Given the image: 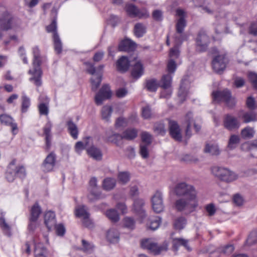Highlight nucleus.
Segmentation results:
<instances>
[{
    "mask_svg": "<svg viewBox=\"0 0 257 257\" xmlns=\"http://www.w3.org/2000/svg\"><path fill=\"white\" fill-rule=\"evenodd\" d=\"M181 245L184 246L188 250H191V248L188 245V240L181 238H176L173 239V247L176 251H177L179 247Z\"/></svg>",
    "mask_w": 257,
    "mask_h": 257,
    "instance_id": "nucleus-33",
    "label": "nucleus"
},
{
    "mask_svg": "<svg viewBox=\"0 0 257 257\" xmlns=\"http://www.w3.org/2000/svg\"><path fill=\"white\" fill-rule=\"evenodd\" d=\"M144 74V67L142 64L137 62L133 67L131 71V76L135 79L140 78Z\"/></svg>",
    "mask_w": 257,
    "mask_h": 257,
    "instance_id": "nucleus-27",
    "label": "nucleus"
},
{
    "mask_svg": "<svg viewBox=\"0 0 257 257\" xmlns=\"http://www.w3.org/2000/svg\"><path fill=\"white\" fill-rule=\"evenodd\" d=\"M112 93L108 84H103L95 96V102L97 105H101L103 101L111 97Z\"/></svg>",
    "mask_w": 257,
    "mask_h": 257,
    "instance_id": "nucleus-12",
    "label": "nucleus"
},
{
    "mask_svg": "<svg viewBox=\"0 0 257 257\" xmlns=\"http://www.w3.org/2000/svg\"><path fill=\"white\" fill-rule=\"evenodd\" d=\"M116 185V180L112 178H106L103 181L102 187L105 190L109 191L112 189Z\"/></svg>",
    "mask_w": 257,
    "mask_h": 257,
    "instance_id": "nucleus-42",
    "label": "nucleus"
},
{
    "mask_svg": "<svg viewBox=\"0 0 257 257\" xmlns=\"http://www.w3.org/2000/svg\"><path fill=\"white\" fill-rule=\"evenodd\" d=\"M103 139L106 143L114 144L117 147L121 145V141L122 140L121 135L112 130H108L105 132Z\"/></svg>",
    "mask_w": 257,
    "mask_h": 257,
    "instance_id": "nucleus-13",
    "label": "nucleus"
},
{
    "mask_svg": "<svg viewBox=\"0 0 257 257\" xmlns=\"http://www.w3.org/2000/svg\"><path fill=\"white\" fill-rule=\"evenodd\" d=\"M176 15L180 17L176 25V32L178 33H182L187 25L185 12L182 9H178L176 10Z\"/></svg>",
    "mask_w": 257,
    "mask_h": 257,
    "instance_id": "nucleus-16",
    "label": "nucleus"
},
{
    "mask_svg": "<svg viewBox=\"0 0 257 257\" xmlns=\"http://www.w3.org/2000/svg\"><path fill=\"white\" fill-rule=\"evenodd\" d=\"M147 33V27L143 23H137L135 25L134 33L138 38L143 37Z\"/></svg>",
    "mask_w": 257,
    "mask_h": 257,
    "instance_id": "nucleus-31",
    "label": "nucleus"
},
{
    "mask_svg": "<svg viewBox=\"0 0 257 257\" xmlns=\"http://www.w3.org/2000/svg\"><path fill=\"white\" fill-rule=\"evenodd\" d=\"M188 93V89L185 86L184 81L182 80L178 91V97L180 99L181 103H183L186 99Z\"/></svg>",
    "mask_w": 257,
    "mask_h": 257,
    "instance_id": "nucleus-44",
    "label": "nucleus"
},
{
    "mask_svg": "<svg viewBox=\"0 0 257 257\" xmlns=\"http://www.w3.org/2000/svg\"><path fill=\"white\" fill-rule=\"evenodd\" d=\"M42 213V208L38 202H35L30 209L29 220L31 223H36Z\"/></svg>",
    "mask_w": 257,
    "mask_h": 257,
    "instance_id": "nucleus-21",
    "label": "nucleus"
},
{
    "mask_svg": "<svg viewBox=\"0 0 257 257\" xmlns=\"http://www.w3.org/2000/svg\"><path fill=\"white\" fill-rule=\"evenodd\" d=\"M35 257H46L47 249L41 242L35 243L34 249Z\"/></svg>",
    "mask_w": 257,
    "mask_h": 257,
    "instance_id": "nucleus-34",
    "label": "nucleus"
},
{
    "mask_svg": "<svg viewBox=\"0 0 257 257\" xmlns=\"http://www.w3.org/2000/svg\"><path fill=\"white\" fill-rule=\"evenodd\" d=\"M152 205L154 211L156 213H160L163 211L164 205L163 200L162 193L157 191L152 197Z\"/></svg>",
    "mask_w": 257,
    "mask_h": 257,
    "instance_id": "nucleus-14",
    "label": "nucleus"
},
{
    "mask_svg": "<svg viewBox=\"0 0 257 257\" xmlns=\"http://www.w3.org/2000/svg\"><path fill=\"white\" fill-rule=\"evenodd\" d=\"M172 81V76L170 74L164 75L160 81V87L164 89L169 88L171 85Z\"/></svg>",
    "mask_w": 257,
    "mask_h": 257,
    "instance_id": "nucleus-38",
    "label": "nucleus"
},
{
    "mask_svg": "<svg viewBox=\"0 0 257 257\" xmlns=\"http://www.w3.org/2000/svg\"><path fill=\"white\" fill-rule=\"evenodd\" d=\"M136 47V44L132 40L125 38L121 41L118 46L119 51H133Z\"/></svg>",
    "mask_w": 257,
    "mask_h": 257,
    "instance_id": "nucleus-23",
    "label": "nucleus"
},
{
    "mask_svg": "<svg viewBox=\"0 0 257 257\" xmlns=\"http://www.w3.org/2000/svg\"><path fill=\"white\" fill-rule=\"evenodd\" d=\"M56 155L54 152L50 153L44 160L41 168L43 172H49L53 170L55 165Z\"/></svg>",
    "mask_w": 257,
    "mask_h": 257,
    "instance_id": "nucleus-15",
    "label": "nucleus"
},
{
    "mask_svg": "<svg viewBox=\"0 0 257 257\" xmlns=\"http://www.w3.org/2000/svg\"><path fill=\"white\" fill-rule=\"evenodd\" d=\"M125 10L127 14L132 17L140 16V10L134 4H127L125 6Z\"/></svg>",
    "mask_w": 257,
    "mask_h": 257,
    "instance_id": "nucleus-37",
    "label": "nucleus"
},
{
    "mask_svg": "<svg viewBox=\"0 0 257 257\" xmlns=\"http://www.w3.org/2000/svg\"><path fill=\"white\" fill-rule=\"evenodd\" d=\"M169 133L170 136L175 140L181 142L182 141V135L179 125L176 121L170 120L169 123Z\"/></svg>",
    "mask_w": 257,
    "mask_h": 257,
    "instance_id": "nucleus-17",
    "label": "nucleus"
},
{
    "mask_svg": "<svg viewBox=\"0 0 257 257\" xmlns=\"http://www.w3.org/2000/svg\"><path fill=\"white\" fill-rule=\"evenodd\" d=\"M255 131L253 127L247 126L243 128L240 135L241 137L244 139H250L254 137Z\"/></svg>",
    "mask_w": 257,
    "mask_h": 257,
    "instance_id": "nucleus-40",
    "label": "nucleus"
},
{
    "mask_svg": "<svg viewBox=\"0 0 257 257\" xmlns=\"http://www.w3.org/2000/svg\"><path fill=\"white\" fill-rule=\"evenodd\" d=\"M257 242V231L253 230L249 234L246 241V243L248 245H253Z\"/></svg>",
    "mask_w": 257,
    "mask_h": 257,
    "instance_id": "nucleus-51",
    "label": "nucleus"
},
{
    "mask_svg": "<svg viewBox=\"0 0 257 257\" xmlns=\"http://www.w3.org/2000/svg\"><path fill=\"white\" fill-rule=\"evenodd\" d=\"M186 35L183 32L182 33H178L177 32L174 35V39L176 45H180L182 42L186 39Z\"/></svg>",
    "mask_w": 257,
    "mask_h": 257,
    "instance_id": "nucleus-59",
    "label": "nucleus"
},
{
    "mask_svg": "<svg viewBox=\"0 0 257 257\" xmlns=\"http://www.w3.org/2000/svg\"><path fill=\"white\" fill-rule=\"evenodd\" d=\"M19 19L8 12L4 8H0V29L8 31L20 24Z\"/></svg>",
    "mask_w": 257,
    "mask_h": 257,
    "instance_id": "nucleus-4",
    "label": "nucleus"
},
{
    "mask_svg": "<svg viewBox=\"0 0 257 257\" xmlns=\"http://www.w3.org/2000/svg\"><path fill=\"white\" fill-rule=\"evenodd\" d=\"M75 213L77 217H81L84 220L88 219L90 215L86 206L83 205L77 206L75 209Z\"/></svg>",
    "mask_w": 257,
    "mask_h": 257,
    "instance_id": "nucleus-29",
    "label": "nucleus"
},
{
    "mask_svg": "<svg viewBox=\"0 0 257 257\" xmlns=\"http://www.w3.org/2000/svg\"><path fill=\"white\" fill-rule=\"evenodd\" d=\"M204 151L211 155L217 156L220 154L218 146L216 144H207L204 148Z\"/></svg>",
    "mask_w": 257,
    "mask_h": 257,
    "instance_id": "nucleus-36",
    "label": "nucleus"
},
{
    "mask_svg": "<svg viewBox=\"0 0 257 257\" xmlns=\"http://www.w3.org/2000/svg\"><path fill=\"white\" fill-rule=\"evenodd\" d=\"M97 179L94 177H92L89 181V185L91 188L90 190V194L88 196V198L92 201L95 200H97L100 197V192L97 190Z\"/></svg>",
    "mask_w": 257,
    "mask_h": 257,
    "instance_id": "nucleus-22",
    "label": "nucleus"
},
{
    "mask_svg": "<svg viewBox=\"0 0 257 257\" xmlns=\"http://www.w3.org/2000/svg\"><path fill=\"white\" fill-rule=\"evenodd\" d=\"M106 215L108 218L113 223L118 222L119 219V215L115 209H109L106 211Z\"/></svg>",
    "mask_w": 257,
    "mask_h": 257,
    "instance_id": "nucleus-39",
    "label": "nucleus"
},
{
    "mask_svg": "<svg viewBox=\"0 0 257 257\" xmlns=\"http://www.w3.org/2000/svg\"><path fill=\"white\" fill-rule=\"evenodd\" d=\"M130 173L128 172H119L118 174V179L122 184H126L130 180Z\"/></svg>",
    "mask_w": 257,
    "mask_h": 257,
    "instance_id": "nucleus-57",
    "label": "nucleus"
},
{
    "mask_svg": "<svg viewBox=\"0 0 257 257\" xmlns=\"http://www.w3.org/2000/svg\"><path fill=\"white\" fill-rule=\"evenodd\" d=\"M159 86L160 85L156 79H149L146 81V87L149 91H156Z\"/></svg>",
    "mask_w": 257,
    "mask_h": 257,
    "instance_id": "nucleus-46",
    "label": "nucleus"
},
{
    "mask_svg": "<svg viewBox=\"0 0 257 257\" xmlns=\"http://www.w3.org/2000/svg\"><path fill=\"white\" fill-rule=\"evenodd\" d=\"M84 64L86 66V70L88 73L91 75H94L95 73L96 69L93 63L89 62H85Z\"/></svg>",
    "mask_w": 257,
    "mask_h": 257,
    "instance_id": "nucleus-62",
    "label": "nucleus"
},
{
    "mask_svg": "<svg viewBox=\"0 0 257 257\" xmlns=\"http://www.w3.org/2000/svg\"><path fill=\"white\" fill-rule=\"evenodd\" d=\"M177 68V65L175 61L171 59L167 63V70L169 73H174Z\"/></svg>",
    "mask_w": 257,
    "mask_h": 257,
    "instance_id": "nucleus-60",
    "label": "nucleus"
},
{
    "mask_svg": "<svg viewBox=\"0 0 257 257\" xmlns=\"http://www.w3.org/2000/svg\"><path fill=\"white\" fill-rule=\"evenodd\" d=\"M174 192L178 197L197 198V192L195 187L185 182L176 184L174 188Z\"/></svg>",
    "mask_w": 257,
    "mask_h": 257,
    "instance_id": "nucleus-5",
    "label": "nucleus"
},
{
    "mask_svg": "<svg viewBox=\"0 0 257 257\" xmlns=\"http://www.w3.org/2000/svg\"><path fill=\"white\" fill-rule=\"evenodd\" d=\"M14 121H15V120L13 118L8 114H2L0 115V122L3 124L10 126Z\"/></svg>",
    "mask_w": 257,
    "mask_h": 257,
    "instance_id": "nucleus-50",
    "label": "nucleus"
},
{
    "mask_svg": "<svg viewBox=\"0 0 257 257\" xmlns=\"http://www.w3.org/2000/svg\"><path fill=\"white\" fill-rule=\"evenodd\" d=\"M14 169L16 176L21 179L25 178L26 176V171L24 166L19 165Z\"/></svg>",
    "mask_w": 257,
    "mask_h": 257,
    "instance_id": "nucleus-53",
    "label": "nucleus"
},
{
    "mask_svg": "<svg viewBox=\"0 0 257 257\" xmlns=\"http://www.w3.org/2000/svg\"><path fill=\"white\" fill-rule=\"evenodd\" d=\"M228 61V59L225 55H218L214 57L212 60V68L215 72L220 74L225 69Z\"/></svg>",
    "mask_w": 257,
    "mask_h": 257,
    "instance_id": "nucleus-10",
    "label": "nucleus"
},
{
    "mask_svg": "<svg viewBox=\"0 0 257 257\" xmlns=\"http://www.w3.org/2000/svg\"><path fill=\"white\" fill-rule=\"evenodd\" d=\"M53 41L54 49L57 54H60L62 52V44L57 32L53 35Z\"/></svg>",
    "mask_w": 257,
    "mask_h": 257,
    "instance_id": "nucleus-45",
    "label": "nucleus"
},
{
    "mask_svg": "<svg viewBox=\"0 0 257 257\" xmlns=\"http://www.w3.org/2000/svg\"><path fill=\"white\" fill-rule=\"evenodd\" d=\"M179 197L174 203V207L178 211L184 212L185 214H188L195 211L198 205L197 198Z\"/></svg>",
    "mask_w": 257,
    "mask_h": 257,
    "instance_id": "nucleus-3",
    "label": "nucleus"
},
{
    "mask_svg": "<svg viewBox=\"0 0 257 257\" xmlns=\"http://www.w3.org/2000/svg\"><path fill=\"white\" fill-rule=\"evenodd\" d=\"M90 138H91L90 137H86L85 138L84 144L81 141H79V142H77L76 143L75 146L76 152H77V153H79L80 152H81L82 150H83L84 149H85L88 144V141Z\"/></svg>",
    "mask_w": 257,
    "mask_h": 257,
    "instance_id": "nucleus-52",
    "label": "nucleus"
},
{
    "mask_svg": "<svg viewBox=\"0 0 257 257\" xmlns=\"http://www.w3.org/2000/svg\"><path fill=\"white\" fill-rule=\"evenodd\" d=\"M39 113L41 115H47L49 113V109L47 105L45 103H40L39 106Z\"/></svg>",
    "mask_w": 257,
    "mask_h": 257,
    "instance_id": "nucleus-63",
    "label": "nucleus"
},
{
    "mask_svg": "<svg viewBox=\"0 0 257 257\" xmlns=\"http://www.w3.org/2000/svg\"><path fill=\"white\" fill-rule=\"evenodd\" d=\"M223 123L224 127L230 131L238 128L240 126V122L237 119L229 114L225 115Z\"/></svg>",
    "mask_w": 257,
    "mask_h": 257,
    "instance_id": "nucleus-20",
    "label": "nucleus"
},
{
    "mask_svg": "<svg viewBox=\"0 0 257 257\" xmlns=\"http://www.w3.org/2000/svg\"><path fill=\"white\" fill-rule=\"evenodd\" d=\"M141 246L154 255H158L162 252L167 250L168 244L166 241H164L162 244L159 245L152 239L147 238L141 241Z\"/></svg>",
    "mask_w": 257,
    "mask_h": 257,
    "instance_id": "nucleus-7",
    "label": "nucleus"
},
{
    "mask_svg": "<svg viewBox=\"0 0 257 257\" xmlns=\"http://www.w3.org/2000/svg\"><path fill=\"white\" fill-rule=\"evenodd\" d=\"M142 116L145 119L150 118L152 115V110L149 105H147L142 108Z\"/></svg>",
    "mask_w": 257,
    "mask_h": 257,
    "instance_id": "nucleus-61",
    "label": "nucleus"
},
{
    "mask_svg": "<svg viewBox=\"0 0 257 257\" xmlns=\"http://www.w3.org/2000/svg\"><path fill=\"white\" fill-rule=\"evenodd\" d=\"M145 205L144 200L142 199H137L134 200L133 204V209L136 213L140 216L141 219L140 223H143L145 219H147L148 222L150 224L154 223L157 225H160L162 222V219L159 216H147L145 210L144 209V205Z\"/></svg>",
    "mask_w": 257,
    "mask_h": 257,
    "instance_id": "nucleus-2",
    "label": "nucleus"
},
{
    "mask_svg": "<svg viewBox=\"0 0 257 257\" xmlns=\"http://www.w3.org/2000/svg\"><path fill=\"white\" fill-rule=\"evenodd\" d=\"M149 146L144 144H141L140 145V154L143 159H147L149 157L148 147Z\"/></svg>",
    "mask_w": 257,
    "mask_h": 257,
    "instance_id": "nucleus-56",
    "label": "nucleus"
},
{
    "mask_svg": "<svg viewBox=\"0 0 257 257\" xmlns=\"http://www.w3.org/2000/svg\"><path fill=\"white\" fill-rule=\"evenodd\" d=\"M212 173L219 180L230 183L236 180L238 176L235 172L225 167L214 166L211 169Z\"/></svg>",
    "mask_w": 257,
    "mask_h": 257,
    "instance_id": "nucleus-6",
    "label": "nucleus"
},
{
    "mask_svg": "<svg viewBox=\"0 0 257 257\" xmlns=\"http://www.w3.org/2000/svg\"><path fill=\"white\" fill-rule=\"evenodd\" d=\"M247 77L253 88L257 90V73L254 72H248Z\"/></svg>",
    "mask_w": 257,
    "mask_h": 257,
    "instance_id": "nucleus-49",
    "label": "nucleus"
},
{
    "mask_svg": "<svg viewBox=\"0 0 257 257\" xmlns=\"http://www.w3.org/2000/svg\"><path fill=\"white\" fill-rule=\"evenodd\" d=\"M66 126L68 133L74 139L78 138V130L76 124L72 119H69L66 122Z\"/></svg>",
    "mask_w": 257,
    "mask_h": 257,
    "instance_id": "nucleus-32",
    "label": "nucleus"
},
{
    "mask_svg": "<svg viewBox=\"0 0 257 257\" xmlns=\"http://www.w3.org/2000/svg\"><path fill=\"white\" fill-rule=\"evenodd\" d=\"M141 139L145 145H150L152 143V136L149 133L144 132L141 134Z\"/></svg>",
    "mask_w": 257,
    "mask_h": 257,
    "instance_id": "nucleus-58",
    "label": "nucleus"
},
{
    "mask_svg": "<svg viewBox=\"0 0 257 257\" xmlns=\"http://www.w3.org/2000/svg\"><path fill=\"white\" fill-rule=\"evenodd\" d=\"M112 111L113 110L111 106L107 105L104 106L101 109V116L102 119L106 122H109Z\"/></svg>",
    "mask_w": 257,
    "mask_h": 257,
    "instance_id": "nucleus-41",
    "label": "nucleus"
},
{
    "mask_svg": "<svg viewBox=\"0 0 257 257\" xmlns=\"http://www.w3.org/2000/svg\"><path fill=\"white\" fill-rule=\"evenodd\" d=\"M88 155L96 161H100L102 158V153L101 150L97 147L92 145L87 149Z\"/></svg>",
    "mask_w": 257,
    "mask_h": 257,
    "instance_id": "nucleus-24",
    "label": "nucleus"
},
{
    "mask_svg": "<svg viewBox=\"0 0 257 257\" xmlns=\"http://www.w3.org/2000/svg\"><path fill=\"white\" fill-rule=\"evenodd\" d=\"M52 127V122L50 121H48L43 128V135L45 136V150L47 151L50 150L51 147V140L52 138L51 134Z\"/></svg>",
    "mask_w": 257,
    "mask_h": 257,
    "instance_id": "nucleus-18",
    "label": "nucleus"
},
{
    "mask_svg": "<svg viewBox=\"0 0 257 257\" xmlns=\"http://www.w3.org/2000/svg\"><path fill=\"white\" fill-rule=\"evenodd\" d=\"M242 122L248 123L257 121V112L253 111L243 112L240 116Z\"/></svg>",
    "mask_w": 257,
    "mask_h": 257,
    "instance_id": "nucleus-26",
    "label": "nucleus"
},
{
    "mask_svg": "<svg viewBox=\"0 0 257 257\" xmlns=\"http://www.w3.org/2000/svg\"><path fill=\"white\" fill-rule=\"evenodd\" d=\"M153 130L157 135L164 136L166 133L164 124L161 122H156L154 125Z\"/></svg>",
    "mask_w": 257,
    "mask_h": 257,
    "instance_id": "nucleus-48",
    "label": "nucleus"
},
{
    "mask_svg": "<svg viewBox=\"0 0 257 257\" xmlns=\"http://www.w3.org/2000/svg\"><path fill=\"white\" fill-rule=\"evenodd\" d=\"M239 142L240 138L238 136L232 135L229 138L227 147L229 150H233L236 148Z\"/></svg>",
    "mask_w": 257,
    "mask_h": 257,
    "instance_id": "nucleus-43",
    "label": "nucleus"
},
{
    "mask_svg": "<svg viewBox=\"0 0 257 257\" xmlns=\"http://www.w3.org/2000/svg\"><path fill=\"white\" fill-rule=\"evenodd\" d=\"M210 38L204 30H200L196 38V50L199 52H205L207 50Z\"/></svg>",
    "mask_w": 257,
    "mask_h": 257,
    "instance_id": "nucleus-9",
    "label": "nucleus"
},
{
    "mask_svg": "<svg viewBox=\"0 0 257 257\" xmlns=\"http://www.w3.org/2000/svg\"><path fill=\"white\" fill-rule=\"evenodd\" d=\"M33 55V69L29 71V73L32 75V77L30 78V81H34V84L38 87L42 85L41 77L42 75V70L41 65L45 57L41 56L40 50L37 46L32 48Z\"/></svg>",
    "mask_w": 257,
    "mask_h": 257,
    "instance_id": "nucleus-1",
    "label": "nucleus"
},
{
    "mask_svg": "<svg viewBox=\"0 0 257 257\" xmlns=\"http://www.w3.org/2000/svg\"><path fill=\"white\" fill-rule=\"evenodd\" d=\"M138 131L134 128H128L124 130L121 135L122 140L132 141L138 136Z\"/></svg>",
    "mask_w": 257,
    "mask_h": 257,
    "instance_id": "nucleus-28",
    "label": "nucleus"
},
{
    "mask_svg": "<svg viewBox=\"0 0 257 257\" xmlns=\"http://www.w3.org/2000/svg\"><path fill=\"white\" fill-rule=\"evenodd\" d=\"M44 221L45 225H57L56 224V214L55 212L48 210L44 214ZM58 225H63L61 223Z\"/></svg>",
    "mask_w": 257,
    "mask_h": 257,
    "instance_id": "nucleus-25",
    "label": "nucleus"
},
{
    "mask_svg": "<svg viewBox=\"0 0 257 257\" xmlns=\"http://www.w3.org/2000/svg\"><path fill=\"white\" fill-rule=\"evenodd\" d=\"M81 243L82 247L79 248L80 250L87 254H90L94 251V245L92 242L82 239Z\"/></svg>",
    "mask_w": 257,
    "mask_h": 257,
    "instance_id": "nucleus-35",
    "label": "nucleus"
},
{
    "mask_svg": "<svg viewBox=\"0 0 257 257\" xmlns=\"http://www.w3.org/2000/svg\"><path fill=\"white\" fill-rule=\"evenodd\" d=\"M130 66V61L127 57L121 56L116 62L115 67L117 71L125 73L128 71Z\"/></svg>",
    "mask_w": 257,
    "mask_h": 257,
    "instance_id": "nucleus-19",
    "label": "nucleus"
},
{
    "mask_svg": "<svg viewBox=\"0 0 257 257\" xmlns=\"http://www.w3.org/2000/svg\"><path fill=\"white\" fill-rule=\"evenodd\" d=\"M249 33L253 36H257V21L252 23L248 30Z\"/></svg>",
    "mask_w": 257,
    "mask_h": 257,
    "instance_id": "nucleus-64",
    "label": "nucleus"
},
{
    "mask_svg": "<svg viewBox=\"0 0 257 257\" xmlns=\"http://www.w3.org/2000/svg\"><path fill=\"white\" fill-rule=\"evenodd\" d=\"M183 124L186 125L185 136L187 139H189L192 136L191 128L192 125L196 132H198L201 129L200 125L197 124L193 119V114L188 112L184 117Z\"/></svg>",
    "mask_w": 257,
    "mask_h": 257,
    "instance_id": "nucleus-11",
    "label": "nucleus"
},
{
    "mask_svg": "<svg viewBox=\"0 0 257 257\" xmlns=\"http://www.w3.org/2000/svg\"><path fill=\"white\" fill-rule=\"evenodd\" d=\"M102 80V76L98 75L95 78H91L92 91H95L99 86Z\"/></svg>",
    "mask_w": 257,
    "mask_h": 257,
    "instance_id": "nucleus-55",
    "label": "nucleus"
},
{
    "mask_svg": "<svg viewBox=\"0 0 257 257\" xmlns=\"http://www.w3.org/2000/svg\"><path fill=\"white\" fill-rule=\"evenodd\" d=\"M16 177L14 168H8L6 173V178L10 182H12L14 181Z\"/></svg>",
    "mask_w": 257,
    "mask_h": 257,
    "instance_id": "nucleus-54",
    "label": "nucleus"
},
{
    "mask_svg": "<svg viewBox=\"0 0 257 257\" xmlns=\"http://www.w3.org/2000/svg\"><path fill=\"white\" fill-rule=\"evenodd\" d=\"M106 238L109 242L116 243L119 240V233L116 229L112 228L107 232Z\"/></svg>",
    "mask_w": 257,
    "mask_h": 257,
    "instance_id": "nucleus-30",
    "label": "nucleus"
},
{
    "mask_svg": "<svg viewBox=\"0 0 257 257\" xmlns=\"http://www.w3.org/2000/svg\"><path fill=\"white\" fill-rule=\"evenodd\" d=\"M214 101H224L229 107H233L236 103L234 98L231 97V92L226 89L223 91H216L212 92Z\"/></svg>",
    "mask_w": 257,
    "mask_h": 257,
    "instance_id": "nucleus-8",
    "label": "nucleus"
},
{
    "mask_svg": "<svg viewBox=\"0 0 257 257\" xmlns=\"http://www.w3.org/2000/svg\"><path fill=\"white\" fill-rule=\"evenodd\" d=\"M31 105L30 99L25 94L22 96L21 111L22 113L26 112Z\"/></svg>",
    "mask_w": 257,
    "mask_h": 257,
    "instance_id": "nucleus-47",
    "label": "nucleus"
}]
</instances>
